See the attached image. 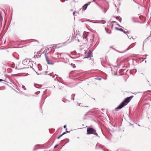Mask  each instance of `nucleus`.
<instances>
[{
    "label": "nucleus",
    "mask_w": 151,
    "mask_h": 151,
    "mask_svg": "<svg viewBox=\"0 0 151 151\" xmlns=\"http://www.w3.org/2000/svg\"><path fill=\"white\" fill-rule=\"evenodd\" d=\"M66 132H63V133L62 134V135H64V134H66Z\"/></svg>",
    "instance_id": "dca6fc26"
},
{
    "label": "nucleus",
    "mask_w": 151,
    "mask_h": 151,
    "mask_svg": "<svg viewBox=\"0 0 151 151\" xmlns=\"http://www.w3.org/2000/svg\"><path fill=\"white\" fill-rule=\"evenodd\" d=\"M117 18L119 19V21L120 22H121V21H122V19L121 18H120V17H117L116 18V19H117Z\"/></svg>",
    "instance_id": "9b49d317"
},
{
    "label": "nucleus",
    "mask_w": 151,
    "mask_h": 151,
    "mask_svg": "<svg viewBox=\"0 0 151 151\" xmlns=\"http://www.w3.org/2000/svg\"><path fill=\"white\" fill-rule=\"evenodd\" d=\"M65 132H66V133H68V132H70V131H66Z\"/></svg>",
    "instance_id": "412c9836"
},
{
    "label": "nucleus",
    "mask_w": 151,
    "mask_h": 151,
    "mask_svg": "<svg viewBox=\"0 0 151 151\" xmlns=\"http://www.w3.org/2000/svg\"><path fill=\"white\" fill-rule=\"evenodd\" d=\"M63 84L60 82L59 83V85H62Z\"/></svg>",
    "instance_id": "a211bd4d"
},
{
    "label": "nucleus",
    "mask_w": 151,
    "mask_h": 151,
    "mask_svg": "<svg viewBox=\"0 0 151 151\" xmlns=\"http://www.w3.org/2000/svg\"><path fill=\"white\" fill-rule=\"evenodd\" d=\"M106 10H105L104 12V13H106Z\"/></svg>",
    "instance_id": "b1692460"
},
{
    "label": "nucleus",
    "mask_w": 151,
    "mask_h": 151,
    "mask_svg": "<svg viewBox=\"0 0 151 151\" xmlns=\"http://www.w3.org/2000/svg\"><path fill=\"white\" fill-rule=\"evenodd\" d=\"M58 145H56L54 147V148H56L58 146Z\"/></svg>",
    "instance_id": "f3484780"
},
{
    "label": "nucleus",
    "mask_w": 151,
    "mask_h": 151,
    "mask_svg": "<svg viewBox=\"0 0 151 151\" xmlns=\"http://www.w3.org/2000/svg\"><path fill=\"white\" fill-rule=\"evenodd\" d=\"M45 57L46 58V60L47 62V63L48 64H50V65H51V64L53 65V63H52L51 62H50V61H49V60L48 56Z\"/></svg>",
    "instance_id": "39448f33"
},
{
    "label": "nucleus",
    "mask_w": 151,
    "mask_h": 151,
    "mask_svg": "<svg viewBox=\"0 0 151 151\" xmlns=\"http://www.w3.org/2000/svg\"><path fill=\"white\" fill-rule=\"evenodd\" d=\"M75 12H73V14L74 16H75Z\"/></svg>",
    "instance_id": "6ab92c4d"
},
{
    "label": "nucleus",
    "mask_w": 151,
    "mask_h": 151,
    "mask_svg": "<svg viewBox=\"0 0 151 151\" xmlns=\"http://www.w3.org/2000/svg\"><path fill=\"white\" fill-rule=\"evenodd\" d=\"M91 2H89L87 4H85L83 6L82 8V10H85L87 8V6L88 5H89L91 3Z\"/></svg>",
    "instance_id": "20e7f679"
},
{
    "label": "nucleus",
    "mask_w": 151,
    "mask_h": 151,
    "mask_svg": "<svg viewBox=\"0 0 151 151\" xmlns=\"http://www.w3.org/2000/svg\"><path fill=\"white\" fill-rule=\"evenodd\" d=\"M34 86L35 87L38 88H40L41 87V85H40L35 84Z\"/></svg>",
    "instance_id": "0eeeda50"
},
{
    "label": "nucleus",
    "mask_w": 151,
    "mask_h": 151,
    "mask_svg": "<svg viewBox=\"0 0 151 151\" xmlns=\"http://www.w3.org/2000/svg\"><path fill=\"white\" fill-rule=\"evenodd\" d=\"M122 32H124V33H126V32H125V31H124H124H122Z\"/></svg>",
    "instance_id": "5701e85b"
},
{
    "label": "nucleus",
    "mask_w": 151,
    "mask_h": 151,
    "mask_svg": "<svg viewBox=\"0 0 151 151\" xmlns=\"http://www.w3.org/2000/svg\"><path fill=\"white\" fill-rule=\"evenodd\" d=\"M63 127L64 128H65L66 127V125H64V126Z\"/></svg>",
    "instance_id": "aec40b11"
},
{
    "label": "nucleus",
    "mask_w": 151,
    "mask_h": 151,
    "mask_svg": "<svg viewBox=\"0 0 151 151\" xmlns=\"http://www.w3.org/2000/svg\"><path fill=\"white\" fill-rule=\"evenodd\" d=\"M22 88L24 89L25 90L26 89V88L25 87V86L23 85L22 86Z\"/></svg>",
    "instance_id": "ddd939ff"
},
{
    "label": "nucleus",
    "mask_w": 151,
    "mask_h": 151,
    "mask_svg": "<svg viewBox=\"0 0 151 151\" xmlns=\"http://www.w3.org/2000/svg\"><path fill=\"white\" fill-rule=\"evenodd\" d=\"M23 64L25 65H30L31 62L30 60L28 59H26L23 60L22 61Z\"/></svg>",
    "instance_id": "7ed1b4c3"
},
{
    "label": "nucleus",
    "mask_w": 151,
    "mask_h": 151,
    "mask_svg": "<svg viewBox=\"0 0 151 151\" xmlns=\"http://www.w3.org/2000/svg\"><path fill=\"white\" fill-rule=\"evenodd\" d=\"M101 80V78H99V80Z\"/></svg>",
    "instance_id": "393cba45"
},
{
    "label": "nucleus",
    "mask_w": 151,
    "mask_h": 151,
    "mask_svg": "<svg viewBox=\"0 0 151 151\" xmlns=\"http://www.w3.org/2000/svg\"><path fill=\"white\" fill-rule=\"evenodd\" d=\"M48 48H46L45 50H44V52L45 53V57L47 56H48L47 55V52L48 50Z\"/></svg>",
    "instance_id": "423d86ee"
},
{
    "label": "nucleus",
    "mask_w": 151,
    "mask_h": 151,
    "mask_svg": "<svg viewBox=\"0 0 151 151\" xmlns=\"http://www.w3.org/2000/svg\"><path fill=\"white\" fill-rule=\"evenodd\" d=\"M116 28L117 29H118L119 30H120V31H121L122 32V31H124V30L123 29H122V28L118 29L117 28Z\"/></svg>",
    "instance_id": "f8f14e48"
},
{
    "label": "nucleus",
    "mask_w": 151,
    "mask_h": 151,
    "mask_svg": "<svg viewBox=\"0 0 151 151\" xmlns=\"http://www.w3.org/2000/svg\"><path fill=\"white\" fill-rule=\"evenodd\" d=\"M91 56V53L90 52H88V55L87 56H86L84 57L85 58H88Z\"/></svg>",
    "instance_id": "6e6552de"
},
{
    "label": "nucleus",
    "mask_w": 151,
    "mask_h": 151,
    "mask_svg": "<svg viewBox=\"0 0 151 151\" xmlns=\"http://www.w3.org/2000/svg\"><path fill=\"white\" fill-rule=\"evenodd\" d=\"M63 136L62 134L60 135L58 137V139H59L60 137H61Z\"/></svg>",
    "instance_id": "4468645a"
},
{
    "label": "nucleus",
    "mask_w": 151,
    "mask_h": 151,
    "mask_svg": "<svg viewBox=\"0 0 151 151\" xmlns=\"http://www.w3.org/2000/svg\"><path fill=\"white\" fill-rule=\"evenodd\" d=\"M146 58V57H145L144 59H145Z\"/></svg>",
    "instance_id": "a878e982"
},
{
    "label": "nucleus",
    "mask_w": 151,
    "mask_h": 151,
    "mask_svg": "<svg viewBox=\"0 0 151 151\" xmlns=\"http://www.w3.org/2000/svg\"><path fill=\"white\" fill-rule=\"evenodd\" d=\"M87 134H93L96 135V136H98V134L96 133V130L92 128H88L87 130Z\"/></svg>",
    "instance_id": "f03ea898"
},
{
    "label": "nucleus",
    "mask_w": 151,
    "mask_h": 151,
    "mask_svg": "<svg viewBox=\"0 0 151 151\" xmlns=\"http://www.w3.org/2000/svg\"><path fill=\"white\" fill-rule=\"evenodd\" d=\"M106 31L107 33L108 34H110L111 33V32L110 30H109L108 31L106 30Z\"/></svg>",
    "instance_id": "9d476101"
},
{
    "label": "nucleus",
    "mask_w": 151,
    "mask_h": 151,
    "mask_svg": "<svg viewBox=\"0 0 151 151\" xmlns=\"http://www.w3.org/2000/svg\"><path fill=\"white\" fill-rule=\"evenodd\" d=\"M4 81L2 79H0V81Z\"/></svg>",
    "instance_id": "4be33fe9"
},
{
    "label": "nucleus",
    "mask_w": 151,
    "mask_h": 151,
    "mask_svg": "<svg viewBox=\"0 0 151 151\" xmlns=\"http://www.w3.org/2000/svg\"><path fill=\"white\" fill-rule=\"evenodd\" d=\"M75 96V95L73 94L71 95V99H72L74 100V97Z\"/></svg>",
    "instance_id": "1a4fd4ad"
},
{
    "label": "nucleus",
    "mask_w": 151,
    "mask_h": 151,
    "mask_svg": "<svg viewBox=\"0 0 151 151\" xmlns=\"http://www.w3.org/2000/svg\"><path fill=\"white\" fill-rule=\"evenodd\" d=\"M133 97V96H132L126 98L124 99V100L121 104H120V105L117 107L115 108V110L117 111L118 109H120L123 107L124 106L126 105L130 101Z\"/></svg>",
    "instance_id": "f257e3e1"
},
{
    "label": "nucleus",
    "mask_w": 151,
    "mask_h": 151,
    "mask_svg": "<svg viewBox=\"0 0 151 151\" xmlns=\"http://www.w3.org/2000/svg\"><path fill=\"white\" fill-rule=\"evenodd\" d=\"M40 52L38 51L37 52V54L38 55H39V54H40Z\"/></svg>",
    "instance_id": "2eb2a0df"
}]
</instances>
